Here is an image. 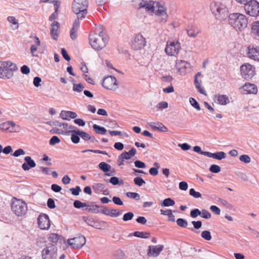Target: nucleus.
<instances>
[{
	"label": "nucleus",
	"instance_id": "nucleus-48",
	"mask_svg": "<svg viewBox=\"0 0 259 259\" xmlns=\"http://www.w3.org/2000/svg\"><path fill=\"white\" fill-rule=\"evenodd\" d=\"M84 89V86L81 83L73 84V91L77 93L81 92Z\"/></svg>",
	"mask_w": 259,
	"mask_h": 259
},
{
	"label": "nucleus",
	"instance_id": "nucleus-31",
	"mask_svg": "<svg viewBox=\"0 0 259 259\" xmlns=\"http://www.w3.org/2000/svg\"><path fill=\"white\" fill-rule=\"evenodd\" d=\"M190 65L188 62L183 60H178L176 62V67L179 72H184Z\"/></svg>",
	"mask_w": 259,
	"mask_h": 259
},
{
	"label": "nucleus",
	"instance_id": "nucleus-18",
	"mask_svg": "<svg viewBox=\"0 0 259 259\" xmlns=\"http://www.w3.org/2000/svg\"><path fill=\"white\" fill-rule=\"evenodd\" d=\"M102 207V213L110 217H118L123 212V210L118 209H108L105 206Z\"/></svg>",
	"mask_w": 259,
	"mask_h": 259
},
{
	"label": "nucleus",
	"instance_id": "nucleus-22",
	"mask_svg": "<svg viewBox=\"0 0 259 259\" xmlns=\"http://www.w3.org/2000/svg\"><path fill=\"white\" fill-rule=\"evenodd\" d=\"M104 205H98L95 204L94 202H89L87 203V206L85 208L83 209V210H87L88 212H90L94 213H101L102 207Z\"/></svg>",
	"mask_w": 259,
	"mask_h": 259
},
{
	"label": "nucleus",
	"instance_id": "nucleus-60",
	"mask_svg": "<svg viewBox=\"0 0 259 259\" xmlns=\"http://www.w3.org/2000/svg\"><path fill=\"white\" fill-rule=\"evenodd\" d=\"M80 138H81L84 141H89V139H90V135L88 133L83 131L80 130Z\"/></svg>",
	"mask_w": 259,
	"mask_h": 259
},
{
	"label": "nucleus",
	"instance_id": "nucleus-5",
	"mask_svg": "<svg viewBox=\"0 0 259 259\" xmlns=\"http://www.w3.org/2000/svg\"><path fill=\"white\" fill-rule=\"evenodd\" d=\"M210 8L212 13L215 15L217 19L223 20L227 17L228 10L223 4L214 3L211 4Z\"/></svg>",
	"mask_w": 259,
	"mask_h": 259
},
{
	"label": "nucleus",
	"instance_id": "nucleus-6",
	"mask_svg": "<svg viewBox=\"0 0 259 259\" xmlns=\"http://www.w3.org/2000/svg\"><path fill=\"white\" fill-rule=\"evenodd\" d=\"M11 210L18 217H22L27 212V205L23 201L15 198L11 202Z\"/></svg>",
	"mask_w": 259,
	"mask_h": 259
},
{
	"label": "nucleus",
	"instance_id": "nucleus-37",
	"mask_svg": "<svg viewBox=\"0 0 259 259\" xmlns=\"http://www.w3.org/2000/svg\"><path fill=\"white\" fill-rule=\"evenodd\" d=\"M161 206L162 207H169L175 204V201L170 198H167L161 201Z\"/></svg>",
	"mask_w": 259,
	"mask_h": 259
},
{
	"label": "nucleus",
	"instance_id": "nucleus-28",
	"mask_svg": "<svg viewBox=\"0 0 259 259\" xmlns=\"http://www.w3.org/2000/svg\"><path fill=\"white\" fill-rule=\"evenodd\" d=\"M150 126L153 130H157L161 132H168V128L161 122H151Z\"/></svg>",
	"mask_w": 259,
	"mask_h": 259
},
{
	"label": "nucleus",
	"instance_id": "nucleus-41",
	"mask_svg": "<svg viewBox=\"0 0 259 259\" xmlns=\"http://www.w3.org/2000/svg\"><path fill=\"white\" fill-rule=\"evenodd\" d=\"M113 177L110 178V183L113 185H122L123 184V181L121 179H119L118 177L112 176Z\"/></svg>",
	"mask_w": 259,
	"mask_h": 259
},
{
	"label": "nucleus",
	"instance_id": "nucleus-20",
	"mask_svg": "<svg viewBox=\"0 0 259 259\" xmlns=\"http://www.w3.org/2000/svg\"><path fill=\"white\" fill-rule=\"evenodd\" d=\"M164 245H150L148 250V255L149 256H157L163 250Z\"/></svg>",
	"mask_w": 259,
	"mask_h": 259
},
{
	"label": "nucleus",
	"instance_id": "nucleus-49",
	"mask_svg": "<svg viewBox=\"0 0 259 259\" xmlns=\"http://www.w3.org/2000/svg\"><path fill=\"white\" fill-rule=\"evenodd\" d=\"M134 184L139 186L141 187L146 183L145 181L140 177H137L134 179Z\"/></svg>",
	"mask_w": 259,
	"mask_h": 259
},
{
	"label": "nucleus",
	"instance_id": "nucleus-36",
	"mask_svg": "<svg viewBox=\"0 0 259 259\" xmlns=\"http://www.w3.org/2000/svg\"><path fill=\"white\" fill-rule=\"evenodd\" d=\"M93 128L96 134L102 135H105L107 132L106 129L104 127L96 124L93 125Z\"/></svg>",
	"mask_w": 259,
	"mask_h": 259
},
{
	"label": "nucleus",
	"instance_id": "nucleus-24",
	"mask_svg": "<svg viewBox=\"0 0 259 259\" xmlns=\"http://www.w3.org/2000/svg\"><path fill=\"white\" fill-rule=\"evenodd\" d=\"M71 134V140L73 144H78L80 142V130L78 129H73V130H69L65 132V134L69 135Z\"/></svg>",
	"mask_w": 259,
	"mask_h": 259
},
{
	"label": "nucleus",
	"instance_id": "nucleus-56",
	"mask_svg": "<svg viewBox=\"0 0 259 259\" xmlns=\"http://www.w3.org/2000/svg\"><path fill=\"white\" fill-rule=\"evenodd\" d=\"M60 142V139L56 136H53L50 140L49 144L50 145L54 146Z\"/></svg>",
	"mask_w": 259,
	"mask_h": 259
},
{
	"label": "nucleus",
	"instance_id": "nucleus-15",
	"mask_svg": "<svg viewBox=\"0 0 259 259\" xmlns=\"http://www.w3.org/2000/svg\"><path fill=\"white\" fill-rule=\"evenodd\" d=\"M50 220L48 214L41 213L37 218L38 227L41 230H48L50 227Z\"/></svg>",
	"mask_w": 259,
	"mask_h": 259
},
{
	"label": "nucleus",
	"instance_id": "nucleus-21",
	"mask_svg": "<svg viewBox=\"0 0 259 259\" xmlns=\"http://www.w3.org/2000/svg\"><path fill=\"white\" fill-rule=\"evenodd\" d=\"M16 125L15 122L12 121H8L0 124V130L8 132H16Z\"/></svg>",
	"mask_w": 259,
	"mask_h": 259
},
{
	"label": "nucleus",
	"instance_id": "nucleus-16",
	"mask_svg": "<svg viewBox=\"0 0 259 259\" xmlns=\"http://www.w3.org/2000/svg\"><path fill=\"white\" fill-rule=\"evenodd\" d=\"M190 215L192 218H196L198 215L205 219H209L211 218V213L206 209H203L201 210L198 208H194L190 211Z\"/></svg>",
	"mask_w": 259,
	"mask_h": 259
},
{
	"label": "nucleus",
	"instance_id": "nucleus-51",
	"mask_svg": "<svg viewBox=\"0 0 259 259\" xmlns=\"http://www.w3.org/2000/svg\"><path fill=\"white\" fill-rule=\"evenodd\" d=\"M209 170L211 172L217 174L221 171V169L220 166L213 164L210 165Z\"/></svg>",
	"mask_w": 259,
	"mask_h": 259
},
{
	"label": "nucleus",
	"instance_id": "nucleus-8",
	"mask_svg": "<svg viewBox=\"0 0 259 259\" xmlns=\"http://www.w3.org/2000/svg\"><path fill=\"white\" fill-rule=\"evenodd\" d=\"M181 48L178 40H168L165 48V52L169 56H176Z\"/></svg>",
	"mask_w": 259,
	"mask_h": 259
},
{
	"label": "nucleus",
	"instance_id": "nucleus-59",
	"mask_svg": "<svg viewBox=\"0 0 259 259\" xmlns=\"http://www.w3.org/2000/svg\"><path fill=\"white\" fill-rule=\"evenodd\" d=\"M25 154V151L21 148H19L16 150L14 153H11V155L14 157H18L22 155H24Z\"/></svg>",
	"mask_w": 259,
	"mask_h": 259
},
{
	"label": "nucleus",
	"instance_id": "nucleus-10",
	"mask_svg": "<svg viewBox=\"0 0 259 259\" xmlns=\"http://www.w3.org/2000/svg\"><path fill=\"white\" fill-rule=\"evenodd\" d=\"M146 45V39L140 33L135 34L131 40V47L135 50H141Z\"/></svg>",
	"mask_w": 259,
	"mask_h": 259
},
{
	"label": "nucleus",
	"instance_id": "nucleus-32",
	"mask_svg": "<svg viewBox=\"0 0 259 259\" xmlns=\"http://www.w3.org/2000/svg\"><path fill=\"white\" fill-rule=\"evenodd\" d=\"M251 30L253 35L259 39V21H254L252 23Z\"/></svg>",
	"mask_w": 259,
	"mask_h": 259
},
{
	"label": "nucleus",
	"instance_id": "nucleus-19",
	"mask_svg": "<svg viewBox=\"0 0 259 259\" xmlns=\"http://www.w3.org/2000/svg\"><path fill=\"white\" fill-rule=\"evenodd\" d=\"M99 168L104 172L105 176H112L115 174V171L114 169L111 170V166L105 162H101L98 165Z\"/></svg>",
	"mask_w": 259,
	"mask_h": 259
},
{
	"label": "nucleus",
	"instance_id": "nucleus-62",
	"mask_svg": "<svg viewBox=\"0 0 259 259\" xmlns=\"http://www.w3.org/2000/svg\"><path fill=\"white\" fill-rule=\"evenodd\" d=\"M61 54L65 60L69 61L71 60L70 57L65 48L61 49Z\"/></svg>",
	"mask_w": 259,
	"mask_h": 259
},
{
	"label": "nucleus",
	"instance_id": "nucleus-29",
	"mask_svg": "<svg viewBox=\"0 0 259 259\" xmlns=\"http://www.w3.org/2000/svg\"><path fill=\"white\" fill-rule=\"evenodd\" d=\"M186 31L189 36L195 38L199 33L198 27L195 25H189L186 28Z\"/></svg>",
	"mask_w": 259,
	"mask_h": 259
},
{
	"label": "nucleus",
	"instance_id": "nucleus-57",
	"mask_svg": "<svg viewBox=\"0 0 259 259\" xmlns=\"http://www.w3.org/2000/svg\"><path fill=\"white\" fill-rule=\"evenodd\" d=\"M126 195L127 197L138 200L140 198V195L136 192H128L126 193Z\"/></svg>",
	"mask_w": 259,
	"mask_h": 259
},
{
	"label": "nucleus",
	"instance_id": "nucleus-34",
	"mask_svg": "<svg viewBox=\"0 0 259 259\" xmlns=\"http://www.w3.org/2000/svg\"><path fill=\"white\" fill-rule=\"evenodd\" d=\"M132 235L134 236L135 237L140 238L147 239L149 238L150 233L147 232L135 231L133 233L130 234L128 236L130 237L132 236Z\"/></svg>",
	"mask_w": 259,
	"mask_h": 259
},
{
	"label": "nucleus",
	"instance_id": "nucleus-30",
	"mask_svg": "<svg viewBox=\"0 0 259 259\" xmlns=\"http://www.w3.org/2000/svg\"><path fill=\"white\" fill-rule=\"evenodd\" d=\"M156 14L159 16L161 17L160 21L166 22L167 21V18L168 17V15L166 14V10L162 6H158V10L156 13Z\"/></svg>",
	"mask_w": 259,
	"mask_h": 259
},
{
	"label": "nucleus",
	"instance_id": "nucleus-43",
	"mask_svg": "<svg viewBox=\"0 0 259 259\" xmlns=\"http://www.w3.org/2000/svg\"><path fill=\"white\" fill-rule=\"evenodd\" d=\"M73 206L77 209L83 208L87 206V203L82 202L78 200H75L73 202Z\"/></svg>",
	"mask_w": 259,
	"mask_h": 259
},
{
	"label": "nucleus",
	"instance_id": "nucleus-2",
	"mask_svg": "<svg viewBox=\"0 0 259 259\" xmlns=\"http://www.w3.org/2000/svg\"><path fill=\"white\" fill-rule=\"evenodd\" d=\"M228 22L236 31H241L247 27L248 20L244 15L234 13L228 16Z\"/></svg>",
	"mask_w": 259,
	"mask_h": 259
},
{
	"label": "nucleus",
	"instance_id": "nucleus-11",
	"mask_svg": "<svg viewBox=\"0 0 259 259\" xmlns=\"http://www.w3.org/2000/svg\"><path fill=\"white\" fill-rule=\"evenodd\" d=\"M244 10L247 15L252 17L259 15V3L256 0H253L244 6Z\"/></svg>",
	"mask_w": 259,
	"mask_h": 259
},
{
	"label": "nucleus",
	"instance_id": "nucleus-63",
	"mask_svg": "<svg viewBox=\"0 0 259 259\" xmlns=\"http://www.w3.org/2000/svg\"><path fill=\"white\" fill-rule=\"evenodd\" d=\"M168 103L164 101L159 102L156 106L158 109L163 110L168 107Z\"/></svg>",
	"mask_w": 259,
	"mask_h": 259
},
{
	"label": "nucleus",
	"instance_id": "nucleus-12",
	"mask_svg": "<svg viewBox=\"0 0 259 259\" xmlns=\"http://www.w3.org/2000/svg\"><path fill=\"white\" fill-rule=\"evenodd\" d=\"M103 87L107 90H115L118 87L116 78L111 75L105 76L102 82Z\"/></svg>",
	"mask_w": 259,
	"mask_h": 259
},
{
	"label": "nucleus",
	"instance_id": "nucleus-39",
	"mask_svg": "<svg viewBox=\"0 0 259 259\" xmlns=\"http://www.w3.org/2000/svg\"><path fill=\"white\" fill-rule=\"evenodd\" d=\"M92 187L94 192L97 194H99L105 188V186L102 183H95L93 185Z\"/></svg>",
	"mask_w": 259,
	"mask_h": 259
},
{
	"label": "nucleus",
	"instance_id": "nucleus-13",
	"mask_svg": "<svg viewBox=\"0 0 259 259\" xmlns=\"http://www.w3.org/2000/svg\"><path fill=\"white\" fill-rule=\"evenodd\" d=\"M82 219L89 226H91L97 229H104L108 227V223L104 221L96 222L93 219L89 218L85 216L82 217Z\"/></svg>",
	"mask_w": 259,
	"mask_h": 259
},
{
	"label": "nucleus",
	"instance_id": "nucleus-7",
	"mask_svg": "<svg viewBox=\"0 0 259 259\" xmlns=\"http://www.w3.org/2000/svg\"><path fill=\"white\" fill-rule=\"evenodd\" d=\"M57 250L56 245L51 243H48L41 251L42 259H57Z\"/></svg>",
	"mask_w": 259,
	"mask_h": 259
},
{
	"label": "nucleus",
	"instance_id": "nucleus-3",
	"mask_svg": "<svg viewBox=\"0 0 259 259\" xmlns=\"http://www.w3.org/2000/svg\"><path fill=\"white\" fill-rule=\"evenodd\" d=\"M18 70L16 64L11 61L0 62V78L10 79L13 75V72Z\"/></svg>",
	"mask_w": 259,
	"mask_h": 259
},
{
	"label": "nucleus",
	"instance_id": "nucleus-25",
	"mask_svg": "<svg viewBox=\"0 0 259 259\" xmlns=\"http://www.w3.org/2000/svg\"><path fill=\"white\" fill-rule=\"evenodd\" d=\"M242 88L244 94H256L257 92V88L254 84L246 83Z\"/></svg>",
	"mask_w": 259,
	"mask_h": 259
},
{
	"label": "nucleus",
	"instance_id": "nucleus-40",
	"mask_svg": "<svg viewBox=\"0 0 259 259\" xmlns=\"http://www.w3.org/2000/svg\"><path fill=\"white\" fill-rule=\"evenodd\" d=\"M194 83L196 88L198 90V91L200 94H203V95L206 94L205 91L203 89H202L201 86V80L199 81L198 78H197L196 77H194Z\"/></svg>",
	"mask_w": 259,
	"mask_h": 259
},
{
	"label": "nucleus",
	"instance_id": "nucleus-46",
	"mask_svg": "<svg viewBox=\"0 0 259 259\" xmlns=\"http://www.w3.org/2000/svg\"><path fill=\"white\" fill-rule=\"evenodd\" d=\"M177 224L182 227V228H186L188 226V222L186 220L183 218H179L176 221Z\"/></svg>",
	"mask_w": 259,
	"mask_h": 259
},
{
	"label": "nucleus",
	"instance_id": "nucleus-1",
	"mask_svg": "<svg viewBox=\"0 0 259 259\" xmlns=\"http://www.w3.org/2000/svg\"><path fill=\"white\" fill-rule=\"evenodd\" d=\"M89 43L93 49L100 51L105 48L108 41V36L105 28L102 25L97 27L89 36Z\"/></svg>",
	"mask_w": 259,
	"mask_h": 259
},
{
	"label": "nucleus",
	"instance_id": "nucleus-17",
	"mask_svg": "<svg viewBox=\"0 0 259 259\" xmlns=\"http://www.w3.org/2000/svg\"><path fill=\"white\" fill-rule=\"evenodd\" d=\"M247 54L250 59L259 61V47L249 45L247 47Z\"/></svg>",
	"mask_w": 259,
	"mask_h": 259
},
{
	"label": "nucleus",
	"instance_id": "nucleus-64",
	"mask_svg": "<svg viewBox=\"0 0 259 259\" xmlns=\"http://www.w3.org/2000/svg\"><path fill=\"white\" fill-rule=\"evenodd\" d=\"M47 206L50 209H54L56 207L55 201L53 198H49L47 201Z\"/></svg>",
	"mask_w": 259,
	"mask_h": 259
},
{
	"label": "nucleus",
	"instance_id": "nucleus-27",
	"mask_svg": "<svg viewBox=\"0 0 259 259\" xmlns=\"http://www.w3.org/2000/svg\"><path fill=\"white\" fill-rule=\"evenodd\" d=\"M77 114L73 111L62 110L60 116L64 120H70L71 118L75 119L77 117Z\"/></svg>",
	"mask_w": 259,
	"mask_h": 259
},
{
	"label": "nucleus",
	"instance_id": "nucleus-42",
	"mask_svg": "<svg viewBox=\"0 0 259 259\" xmlns=\"http://www.w3.org/2000/svg\"><path fill=\"white\" fill-rule=\"evenodd\" d=\"M154 165L155 167L150 168L149 172L151 176H155L158 174V168H159V165L158 163L155 162L154 163Z\"/></svg>",
	"mask_w": 259,
	"mask_h": 259
},
{
	"label": "nucleus",
	"instance_id": "nucleus-23",
	"mask_svg": "<svg viewBox=\"0 0 259 259\" xmlns=\"http://www.w3.org/2000/svg\"><path fill=\"white\" fill-rule=\"evenodd\" d=\"M24 160V162L22 165V168L24 170H29L30 168L35 167L36 163L30 156L25 157Z\"/></svg>",
	"mask_w": 259,
	"mask_h": 259
},
{
	"label": "nucleus",
	"instance_id": "nucleus-4",
	"mask_svg": "<svg viewBox=\"0 0 259 259\" xmlns=\"http://www.w3.org/2000/svg\"><path fill=\"white\" fill-rule=\"evenodd\" d=\"M88 0H74L72 4V10L79 18H85L88 14Z\"/></svg>",
	"mask_w": 259,
	"mask_h": 259
},
{
	"label": "nucleus",
	"instance_id": "nucleus-44",
	"mask_svg": "<svg viewBox=\"0 0 259 259\" xmlns=\"http://www.w3.org/2000/svg\"><path fill=\"white\" fill-rule=\"evenodd\" d=\"M189 101L191 106L195 108L197 110L199 111L201 110L200 105L195 99L191 97L189 99Z\"/></svg>",
	"mask_w": 259,
	"mask_h": 259
},
{
	"label": "nucleus",
	"instance_id": "nucleus-9",
	"mask_svg": "<svg viewBox=\"0 0 259 259\" xmlns=\"http://www.w3.org/2000/svg\"><path fill=\"white\" fill-rule=\"evenodd\" d=\"M240 70L242 77L247 80L251 79L255 73V67L249 63L242 64Z\"/></svg>",
	"mask_w": 259,
	"mask_h": 259
},
{
	"label": "nucleus",
	"instance_id": "nucleus-53",
	"mask_svg": "<svg viewBox=\"0 0 259 259\" xmlns=\"http://www.w3.org/2000/svg\"><path fill=\"white\" fill-rule=\"evenodd\" d=\"M72 194L74 196H78L81 191V188L79 186H76L75 188H71L69 189Z\"/></svg>",
	"mask_w": 259,
	"mask_h": 259
},
{
	"label": "nucleus",
	"instance_id": "nucleus-47",
	"mask_svg": "<svg viewBox=\"0 0 259 259\" xmlns=\"http://www.w3.org/2000/svg\"><path fill=\"white\" fill-rule=\"evenodd\" d=\"M201 236L202 238L207 241H210L211 239V235L209 231L204 230L201 232Z\"/></svg>",
	"mask_w": 259,
	"mask_h": 259
},
{
	"label": "nucleus",
	"instance_id": "nucleus-14",
	"mask_svg": "<svg viewBox=\"0 0 259 259\" xmlns=\"http://www.w3.org/2000/svg\"><path fill=\"white\" fill-rule=\"evenodd\" d=\"M85 238L83 235L69 239L67 240L69 245L73 248L76 249L81 248L85 244Z\"/></svg>",
	"mask_w": 259,
	"mask_h": 259
},
{
	"label": "nucleus",
	"instance_id": "nucleus-26",
	"mask_svg": "<svg viewBox=\"0 0 259 259\" xmlns=\"http://www.w3.org/2000/svg\"><path fill=\"white\" fill-rule=\"evenodd\" d=\"M49 240L52 242V244L55 243V245H57V243L62 244V243H65V240L64 238L56 233H51L49 237Z\"/></svg>",
	"mask_w": 259,
	"mask_h": 259
},
{
	"label": "nucleus",
	"instance_id": "nucleus-52",
	"mask_svg": "<svg viewBox=\"0 0 259 259\" xmlns=\"http://www.w3.org/2000/svg\"><path fill=\"white\" fill-rule=\"evenodd\" d=\"M189 194L195 198L201 197V193L199 192L196 191L194 188H191L189 190Z\"/></svg>",
	"mask_w": 259,
	"mask_h": 259
},
{
	"label": "nucleus",
	"instance_id": "nucleus-55",
	"mask_svg": "<svg viewBox=\"0 0 259 259\" xmlns=\"http://www.w3.org/2000/svg\"><path fill=\"white\" fill-rule=\"evenodd\" d=\"M239 160L245 163H248L250 162L251 159L248 155L243 154L240 156Z\"/></svg>",
	"mask_w": 259,
	"mask_h": 259
},
{
	"label": "nucleus",
	"instance_id": "nucleus-58",
	"mask_svg": "<svg viewBox=\"0 0 259 259\" xmlns=\"http://www.w3.org/2000/svg\"><path fill=\"white\" fill-rule=\"evenodd\" d=\"M8 21L11 23H12L14 25H16L15 28L17 29L19 27L18 22L17 20L15 18L14 16H9L7 18Z\"/></svg>",
	"mask_w": 259,
	"mask_h": 259
},
{
	"label": "nucleus",
	"instance_id": "nucleus-45",
	"mask_svg": "<svg viewBox=\"0 0 259 259\" xmlns=\"http://www.w3.org/2000/svg\"><path fill=\"white\" fill-rule=\"evenodd\" d=\"M226 154L223 151L217 152L214 153L213 159L221 160L225 158Z\"/></svg>",
	"mask_w": 259,
	"mask_h": 259
},
{
	"label": "nucleus",
	"instance_id": "nucleus-38",
	"mask_svg": "<svg viewBox=\"0 0 259 259\" xmlns=\"http://www.w3.org/2000/svg\"><path fill=\"white\" fill-rule=\"evenodd\" d=\"M192 224L193 225V228H189V229L196 233H199V231H197L195 230H198L201 228L202 225V222L201 221H193Z\"/></svg>",
	"mask_w": 259,
	"mask_h": 259
},
{
	"label": "nucleus",
	"instance_id": "nucleus-54",
	"mask_svg": "<svg viewBox=\"0 0 259 259\" xmlns=\"http://www.w3.org/2000/svg\"><path fill=\"white\" fill-rule=\"evenodd\" d=\"M58 28H55V27H51V34L52 38L54 40H57L58 37V34L57 33V30Z\"/></svg>",
	"mask_w": 259,
	"mask_h": 259
},
{
	"label": "nucleus",
	"instance_id": "nucleus-33",
	"mask_svg": "<svg viewBox=\"0 0 259 259\" xmlns=\"http://www.w3.org/2000/svg\"><path fill=\"white\" fill-rule=\"evenodd\" d=\"M137 151L135 148H132L128 152L124 151L121 154V157L122 159H125L126 160L130 159L132 157L135 156L136 154Z\"/></svg>",
	"mask_w": 259,
	"mask_h": 259
},
{
	"label": "nucleus",
	"instance_id": "nucleus-50",
	"mask_svg": "<svg viewBox=\"0 0 259 259\" xmlns=\"http://www.w3.org/2000/svg\"><path fill=\"white\" fill-rule=\"evenodd\" d=\"M134 217V214L133 212H127L123 214L122 217V220L124 222H127L132 220Z\"/></svg>",
	"mask_w": 259,
	"mask_h": 259
},
{
	"label": "nucleus",
	"instance_id": "nucleus-61",
	"mask_svg": "<svg viewBox=\"0 0 259 259\" xmlns=\"http://www.w3.org/2000/svg\"><path fill=\"white\" fill-rule=\"evenodd\" d=\"M135 166L139 168H145L146 166V164L140 160H137L134 162Z\"/></svg>",
	"mask_w": 259,
	"mask_h": 259
},
{
	"label": "nucleus",
	"instance_id": "nucleus-35",
	"mask_svg": "<svg viewBox=\"0 0 259 259\" xmlns=\"http://www.w3.org/2000/svg\"><path fill=\"white\" fill-rule=\"evenodd\" d=\"M217 101L219 104L225 105L229 103L228 97L225 95H219L217 96Z\"/></svg>",
	"mask_w": 259,
	"mask_h": 259
}]
</instances>
